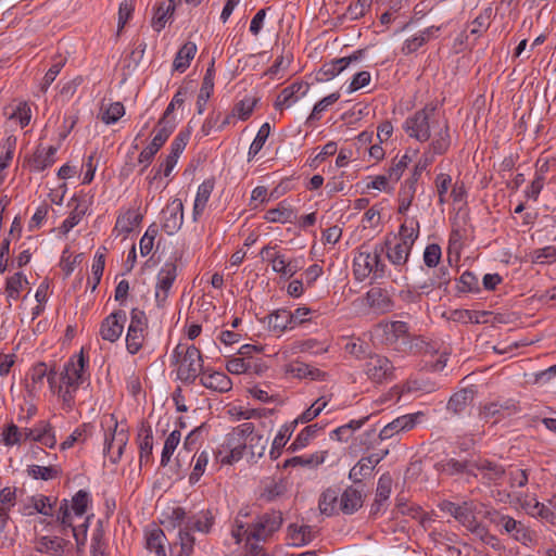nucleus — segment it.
<instances>
[{
  "label": "nucleus",
  "mask_w": 556,
  "mask_h": 556,
  "mask_svg": "<svg viewBox=\"0 0 556 556\" xmlns=\"http://www.w3.org/2000/svg\"><path fill=\"white\" fill-rule=\"evenodd\" d=\"M384 247L378 243L372 247L362 244L353 258V275L357 281H364L371 277L372 280H381L390 276L387 265L381 261Z\"/></svg>",
  "instance_id": "obj_1"
},
{
  "label": "nucleus",
  "mask_w": 556,
  "mask_h": 556,
  "mask_svg": "<svg viewBox=\"0 0 556 556\" xmlns=\"http://www.w3.org/2000/svg\"><path fill=\"white\" fill-rule=\"evenodd\" d=\"M417 237L418 230L408 228L403 224L400 227L399 240L394 244H392L390 237H387L386 240L379 244L384 247V253L389 262L395 267L402 268L408 262L412 248Z\"/></svg>",
  "instance_id": "obj_2"
},
{
  "label": "nucleus",
  "mask_w": 556,
  "mask_h": 556,
  "mask_svg": "<svg viewBox=\"0 0 556 556\" xmlns=\"http://www.w3.org/2000/svg\"><path fill=\"white\" fill-rule=\"evenodd\" d=\"M173 356L178 364L177 377L185 383H193L203 369V359L199 349L194 345L178 344Z\"/></svg>",
  "instance_id": "obj_3"
},
{
  "label": "nucleus",
  "mask_w": 556,
  "mask_h": 556,
  "mask_svg": "<svg viewBox=\"0 0 556 556\" xmlns=\"http://www.w3.org/2000/svg\"><path fill=\"white\" fill-rule=\"evenodd\" d=\"M437 109L438 105L435 103H428L413 116L408 117L403 125L408 136L416 138L420 142L429 140L431 137L430 125L434 124Z\"/></svg>",
  "instance_id": "obj_4"
},
{
  "label": "nucleus",
  "mask_w": 556,
  "mask_h": 556,
  "mask_svg": "<svg viewBox=\"0 0 556 556\" xmlns=\"http://www.w3.org/2000/svg\"><path fill=\"white\" fill-rule=\"evenodd\" d=\"M451 146V136L448 124L445 121L443 126L432 137L429 150L425 151L422 156L415 164L413 174H422L429 172V166L433 163L435 155L444 154Z\"/></svg>",
  "instance_id": "obj_5"
},
{
  "label": "nucleus",
  "mask_w": 556,
  "mask_h": 556,
  "mask_svg": "<svg viewBox=\"0 0 556 556\" xmlns=\"http://www.w3.org/2000/svg\"><path fill=\"white\" fill-rule=\"evenodd\" d=\"M367 378L377 384L390 382L395 379V367L392 362L383 355H369L364 365Z\"/></svg>",
  "instance_id": "obj_6"
},
{
  "label": "nucleus",
  "mask_w": 556,
  "mask_h": 556,
  "mask_svg": "<svg viewBox=\"0 0 556 556\" xmlns=\"http://www.w3.org/2000/svg\"><path fill=\"white\" fill-rule=\"evenodd\" d=\"M282 521V513L279 510H271L263 514L245 531V533H248V542L251 540H267L273 533L280 529Z\"/></svg>",
  "instance_id": "obj_7"
},
{
  "label": "nucleus",
  "mask_w": 556,
  "mask_h": 556,
  "mask_svg": "<svg viewBox=\"0 0 556 556\" xmlns=\"http://www.w3.org/2000/svg\"><path fill=\"white\" fill-rule=\"evenodd\" d=\"M102 425H106L109 429L113 428V431L105 434L104 439V454L109 456L110 460L115 464L117 463L128 441V433L124 429L118 430L117 420L114 415H111Z\"/></svg>",
  "instance_id": "obj_8"
},
{
  "label": "nucleus",
  "mask_w": 556,
  "mask_h": 556,
  "mask_svg": "<svg viewBox=\"0 0 556 556\" xmlns=\"http://www.w3.org/2000/svg\"><path fill=\"white\" fill-rule=\"evenodd\" d=\"M177 266L175 263H165L157 274V281L155 287V301L159 307H163L168 292L176 280Z\"/></svg>",
  "instance_id": "obj_9"
},
{
  "label": "nucleus",
  "mask_w": 556,
  "mask_h": 556,
  "mask_svg": "<svg viewBox=\"0 0 556 556\" xmlns=\"http://www.w3.org/2000/svg\"><path fill=\"white\" fill-rule=\"evenodd\" d=\"M163 224L162 228L167 235L176 233L184 222V205L180 199H174L162 211Z\"/></svg>",
  "instance_id": "obj_10"
},
{
  "label": "nucleus",
  "mask_w": 556,
  "mask_h": 556,
  "mask_svg": "<svg viewBox=\"0 0 556 556\" xmlns=\"http://www.w3.org/2000/svg\"><path fill=\"white\" fill-rule=\"evenodd\" d=\"M388 453L389 451L384 450L361 458L357 464L351 468L349 478L354 483H361L364 478L371 475L375 467L388 455Z\"/></svg>",
  "instance_id": "obj_11"
},
{
  "label": "nucleus",
  "mask_w": 556,
  "mask_h": 556,
  "mask_svg": "<svg viewBox=\"0 0 556 556\" xmlns=\"http://www.w3.org/2000/svg\"><path fill=\"white\" fill-rule=\"evenodd\" d=\"M126 314L124 311H116L103 319L100 327V336L103 340L115 342L122 336Z\"/></svg>",
  "instance_id": "obj_12"
},
{
  "label": "nucleus",
  "mask_w": 556,
  "mask_h": 556,
  "mask_svg": "<svg viewBox=\"0 0 556 556\" xmlns=\"http://www.w3.org/2000/svg\"><path fill=\"white\" fill-rule=\"evenodd\" d=\"M86 366V359L84 352L73 357L64 367V371L61 374L62 381L67 388L75 390L83 382V375Z\"/></svg>",
  "instance_id": "obj_13"
},
{
  "label": "nucleus",
  "mask_w": 556,
  "mask_h": 556,
  "mask_svg": "<svg viewBox=\"0 0 556 556\" xmlns=\"http://www.w3.org/2000/svg\"><path fill=\"white\" fill-rule=\"evenodd\" d=\"M421 416L422 413H416L403 415L395 418L393 421L389 422L380 430L378 434L379 439L381 441L388 440L392 438L395 433L413 429L417 425Z\"/></svg>",
  "instance_id": "obj_14"
},
{
  "label": "nucleus",
  "mask_w": 556,
  "mask_h": 556,
  "mask_svg": "<svg viewBox=\"0 0 556 556\" xmlns=\"http://www.w3.org/2000/svg\"><path fill=\"white\" fill-rule=\"evenodd\" d=\"M379 329L382 330V342L394 349H397V343L400 341L405 343L408 338V326L405 321L399 320L380 325Z\"/></svg>",
  "instance_id": "obj_15"
},
{
  "label": "nucleus",
  "mask_w": 556,
  "mask_h": 556,
  "mask_svg": "<svg viewBox=\"0 0 556 556\" xmlns=\"http://www.w3.org/2000/svg\"><path fill=\"white\" fill-rule=\"evenodd\" d=\"M365 55V50L359 49L354 51L349 56H343L340 59H333L330 62L325 63L319 73L323 74L327 79H331L339 75L343 70H345L350 64L359 62Z\"/></svg>",
  "instance_id": "obj_16"
},
{
  "label": "nucleus",
  "mask_w": 556,
  "mask_h": 556,
  "mask_svg": "<svg viewBox=\"0 0 556 556\" xmlns=\"http://www.w3.org/2000/svg\"><path fill=\"white\" fill-rule=\"evenodd\" d=\"M58 147L39 144L33 156L28 160L30 170L42 172L55 162Z\"/></svg>",
  "instance_id": "obj_17"
},
{
  "label": "nucleus",
  "mask_w": 556,
  "mask_h": 556,
  "mask_svg": "<svg viewBox=\"0 0 556 556\" xmlns=\"http://www.w3.org/2000/svg\"><path fill=\"white\" fill-rule=\"evenodd\" d=\"M492 521L497 526H502L504 531L510 534L516 541L526 543L530 539V535L522 525V522L515 520L508 515H502L496 513Z\"/></svg>",
  "instance_id": "obj_18"
},
{
  "label": "nucleus",
  "mask_w": 556,
  "mask_h": 556,
  "mask_svg": "<svg viewBox=\"0 0 556 556\" xmlns=\"http://www.w3.org/2000/svg\"><path fill=\"white\" fill-rule=\"evenodd\" d=\"M366 301L376 314H386L393 309L394 303L387 290L371 288L366 293Z\"/></svg>",
  "instance_id": "obj_19"
},
{
  "label": "nucleus",
  "mask_w": 556,
  "mask_h": 556,
  "mask_svg": "<svg viewBox=\"0 0 556 556\" xmlns=\"http://www.w3.org/2000/svg\"><path fill=\"white\" fill-rule=\"evenodd\" d=\"M303 88H304V90L302 91V96H305L309 89L308 84H303V83L296 81V83H293L292 85L286 87L285 89H282L275 101V104H274L275 109L281 111L285 108H290L293 103H295L300 99L298 93Z\"/></svg>",
  "instance_id": "obj_20"
},
{
  "label": "nucleus",
  "mask_w": 556,
  "mask_h": 556,
  "mask_svg": "<svg viewBox=\"0 0 556 556\" xmlns=\"http://www.w3.org/2000/svg\"><path fill=\"white\" fill-rule=\"evenodd\" d=\"M440 509L451 514L456 520L466 527H470L475 520L472 509L467 502L459 505L450 501H444L440 504Z\"/></svg>",
  "instance_id": "obj_21"
},
{
  "label": "nucleus",
  "mask_w": 556,
  "mask_h": 556,
  "mask_svg": "<svg viewBox=\"0 0 556 556\" xmlns=\"http://www.w3.org/2000/svg\"><path fill=\"white\" fill-rule=\"evenodd\" d=\"M520 409L518 404L513 400H507L503 403L493 402L483 406L481 410L482 417L488 420L492 417L497 416L504 418L518 413Z\"/></svg>",
  "instance_id": "obj_22"
},
{
  "label": "nucleus",
  "mask_w": 556,
  "mask_h": 556,
  "mask_svg": "<svg viewBox=\"0 0 556 556\" xmlns=\"http://www.w3.org/2000/svg\"><path fill=\"white\" fill-rule=\"evenodd\" d=\"M200 382L206 389H211L220 393H226L232 388L230 378L220 371L203 372Z\"/></svg>",
  "instance_id": "obj_23"
},
{
  "label": "nucleus",
  "mask_w": 556,
  "mask_h": 556,
  "mask_svg": "<svg viewBox=\"0 0 556 556\" xmlns=\"http://www.w3.org/2000/svg\"><path fill=\"white\" fill-rule=\"evenodd\" d=\"M451 281V273L448 266H441L428 273V278L418 285V288L429 292L433 289L446 288Z\"/></svg>",
  "instance_id": "obj_24"
},
{
  "label": "nucleus",
  "mask_w": 556,
  "mask_h": 556,
  "mask_svg": "<svg viewBox=\"0 0 556 556\" xmlns=\"http://www.w3.org/2000/svg\"><path fill=\"white\" fill-rule=\"evenodd\" d=\"M170 126L159 127L155 136L151 143L140 153L139 162L149 164L161 147L166 142L168 137L172 135Z\"/></svg>",
  "instance_id": "obj_25"
},
{
  "label": "nucleus",
  "mask_w": 556,
  "mask_h": 556,
  "mask_svg": "<svg viewBox=\"0 0 556 556\" xmlns=\"http://www.w3.org/2000/svg\"><path fill=\"white\" fill-rule=\"evenodd\" d=\"M363 506L362 490L349 486L341 494L339 500V509L346 515L354 514Z\"/></svg>",
  "instance_id": "obj_26"
},
{
  "label": "nucleus",
  "mask_w": 556,
  "mask_h": 556,
  "mask_svg": "<svg viewBox=\"0 0 556 556\" xmlns=\"http://www.w3.org/2000/svg\"><path fill=\"white\" fill-rule=\"evenodd\" d=\"M140 465L149 463L153 450L152 428L148 422H142L138 433Z\"/></svg>",
  "instance_id": "obj_27"
},
{
  "label": "nucleus",
  "mask_w": 556,
  "mask_h": 556,
  "mask_svg": "<svg viewBox=\"0 0 556 556\" xmlns=\"http://www.w3.org/2000/svg\"><path fill=\"white\" fill-rule=\"evenodd\" d=\"M214 59L211 61L210 66L206 70V73L204 75L202 86L200 89V93L198 96L197 100V109L198 113L202 114L205 110V105L207 100L210 99L212 91L214 89Z\"/></svg>",
  "instance_id": "obj_28"
},
{
  "label": "nucleus",
  "mask_w": 556,
  "mask_h": 556,
  "mask_svg": "<svg viewBox=\"0 0 556 556\" xmlns=\"http://www.w3.org/2000/svg\"><path fill=\"white\" fill-rule=\"evenodd\" d=\"M215 181L213 178L204 180L198 189L197 197L193 205V220H198L199 216L203 213L206 203L214 189Z\"/></svg>",
  "instance_id": "obj_29"
},
{
  "label": "nucleus",
  "mask_w": 556,
  "mask_h": 556,
  "mask_svg": "<svg viewBox=\"0 0 556 556\" xmlns=\"http://www.w3.org/2000/svg\"><path fill=\"white\" fill-rule=\"evenodd\" d=\"M298 426V421H291L281 427L276 438L274 439L269 455L271 459H277L281 454V448L286 445L287 441L291 438Z\"/></svg>",
  "instance_id": "obj_30"
},
{
  "label": "nucleus",
  "mask_w": 556,
  "mask_h": 556,
  "mask_svg": "<svg viewBox=\"0 0 556 556\" xmlns=\"http://www.w3.org/2000/svg\"><path fill=\"white\" fill-rule=\"evenodd\" d=\"M197 53V45L194 42H186L177 52L173 62L174 71L184 73L190 65V61Z\"/></svg>",
  "instance_id": "obj_31"
},
{
  "label": "nucleus",
  "mask_w": 556,
  "mask_h": 556,
  "mask_svg": "<svg viewBox=\"0 0 556 556\" xmlns=\"http://www.w3.org/2000/svg\"><path fill=\"white\" fill-rule=\"evenodd\" d=\"M417 187V178L415 176L408 177L401 186L399 192V213H405L414 199Z\"/></svg>",
  "instance_id": "obj_32"
},
{
  "label": "nucleus",
  "mask_w": 556,
  "mask_h": 556,
  "mask_svg": "<svg viewBox=\"0 0 556 556\" xmlns=\"http://www.w3.org/2000/svg\"><path fill=\"white\" fill-rule=\"evenodd\" d=\"M472 466L483 475V478L492 482H497L505 475V469L502 465L488 459L478 460Z\"/></svg>",
  "instance_id": "obj_33"
},
{
  "label": "nucleus",
  "mask_w": 556,
  "mask_h": 556,
  "mask_svg": "<svg viewBox=\"0 0 556 556\" xmlns=\"http://www.w3.org/2000/svg\"><path fill=\"white\" fill-rule=\"evenodd\" d=\"M475 391L471 388H465L454 393L448 403L447 409L455 414L462 413L472 401Z\"/></svg>",
  "instance_id": "obj_34"
},
{
  "label": "nucleus",
  "mask_w": 556,
  "mask_h": 556,
  "mask_svg": "<svg viewBox=\"0 0 556 556\" xmlns=\"http://www.w3.org/2000/svg\"><path fill=\"white\" fill-rule=\"evenodd\" d=\"M142 220V215L135 210H127L121 214L115 224V230L119 233H129Z\"/></svg>",
  "instance_id": "obj_35"
},
{
  "label": "nucleus",
  "mask_w": 556,
  "mask_h": 556,
  "mask_svg": "<svg viewBox=\"0 0 556 556\" xmlns=\"http://www.w3.org/2000/svg\"><path fill=\"white\" fill-rule=\"evenodd\" d=\"M268 327L277 332H282L288 328H292L291 311L281 308L271 313L268 316Z\"/></svg>",
  "instance_id": "obj_36"
},
{
  "label": "nucleus",
  "mask_w": 556,
  "mask_h": 556,
  "mask_svg": "<svg viewBox=\"0 0 556 556\" xmlns=\"http://www.w3.org/2000/svg\"><path fill=\"white\" fill-rule=\"evenodd\" d=\"M176 8L175 0H168L167 2H162L157 9L155 10V13L152 18V27L156 31H161L168 18L173 15Z\"/></svg>",
  "instance_id": "obj_37"
},
{
  "label": "nucleus",
  "mask_w": 556,
  "mask_h": 556,
  "mask_svg": "<svg viewBox=\"0 0 556 556\" xmlns=\"http://www.w3.org/2000/svg\"><path fill=\"white\" fill-rule=\"evenodd\" d=\"M165 542L166 536L161 528H155L147 534V548L154 552L156 556H166Z\"/></svg>",
  "instance_id": "obj_38"
},
{
  "label": "nucleus",
  "mask_w": 556,
  "mask_h": 556,
  "mask_svg": "<svg viewBox=\"0 0 556 556\" xmlns=\"http://www.w3.org/2000/svg\"><path fill=\"white\" fill-rule=\"evenodd\" d=\"M339 491L332 488L325 490L319 498V510L321 514L331 516L338 510Z\"/></svg>",
  "instance_id": "obj_39"
},
{
  "label": "nucleus",
  "mask_w": 556,
  "mask_h": 556,
  "mask_svg": "<svg viewBox=\"0 0 556 556\" xmlns=\"http://www.w3.org/2000/svg\"><path fill=\"white\" fill-rule=\"evenodd\" d=\"M214 522L210 511H201L198 516L188 518L186 526L188 530L208 533Z\"/></svg>",
  "instance_id": "obj_40"
},
{
  "label": "nucleus",
  "mask_w": 556,
  "mask_h": 556,
  "mask_svg": "<svg viewBox=\"0 0 556 556\" xmlns=\"http://www.w3.org/2000/svg\"><path fill=\"white\" fill-rule=\"evenodd\" d=\"M325 460V453H315L311 455L294 456L287 459L283 464L285 468L288 467H308L314 468L323 464Z\"/></svg>",
  "instance_id": "obj_41"
},
{
  "label": "nucleus",
  "mask_w": 556,
  "mask_h": 556,
  "mask_svg": "<svg viewBox=\"0 0 556 556\" xmlns=\"http://www.w3.org/2000/svg\"><path fill=\"white\" fill-rule=\"evenodd\" d=\"M288 372L292 374L296 378L309 377L312 380H318L324 377V372L317 368H312L305 363L294 362L288 366Z\"/></svg>",
  "instance_id": "obj_42"
},
{
  "label": "nucleus",
  "mask_w": 556,
  "mask_h": 556,
  "mask_svg": "<svg viewBox=\"0 0 556 556\" xmlns=\"http://www.w3.org/2000/svg\"><path fill=\"white\" fill-rule=\"evenodd\" d=\"M65 541L61 538L54 536H42L36 546V549L40 553H50L53 555H60L64 552Z\"/></svg>",
  "instance_id": "obj_43"
},
{
  "label": "nucleus",
  "mask_w": 556,
  "mask_h": 556,
  "mask_svg": "<svg viewBox=\"0 0 556 556\" xmlns=\"http://www.w3.org/2000/svg\"><path fill=\"white\" fill-rule=\"evenodd\" d=\"M17 138L14 135L8 136L0 143V172L4 170L11 163L16 149Z\"/></svg>",
  "instance_id": "obj_44"
},
{
  "label": "nucleus",
  "mask_w": 556,
  "mask_h": 556,
  "mask_svg": "<svg viewBox=\"0 0 556 556\" xmlns=\"http://www.w3.org/2000/svg\"><path fill=\"white\" fill-rule=\"evenodd\" d=\"M245 448L247 443L239 442L233 448L218 450L216 458L224 465H231L242 458Z\"/></svg>",
  "instance_id": "obj_45"
},
{
  "label": "nucleus",
  "mask_w": 556,
  "mask_h": 556,
  "mask_svg": "<svg viewBox=\"0 0 556 556\" xmlns=\"http://www.w3.org/2000/svg\"><path fill=\"white\" fill-rule=\"evenodd\" d=\"M321 429L317 424L306 426L288 447L289 452H295L305 447L309 441L315 438L318 430Z\"/></svg>",
  "instance_id": "obj_46"
},
{
  "label": "nucleus",
  "mask_w": 556,
  "mask_h": 556,
  "mask_svg": "<svg viewBox=\"0 0 556 556\" xmlns=\"http://www.w3.org/2000/svg\"><path fill=\"white\" fill-rule=\"evenodd\" d=\"M264 218L269 223H290L293 218V211L281 202L277 207L268 210Z\"/></svg>",
  "instance_id": "obj_47"
},
{
  "label": "nucleus",
  "mask_w": 556,
  "mask_h": 556,
  "mask_svg": "<svg viewBox=\"0 0 556 556\" xmlns=\"http://www.w3.org/2000/svg\"><path fill=\"white\" fill-rule=\"evenodd\" d=\"M27 473L34 479H41L45 481L55 479L60 476L61 470L56 466H38L31 465L27 468Z\"/></svg>",
  "instance_id": "obj_48"
},
{
  "label": "nucleus",
  "mask_w": 556,
  "mask_h": 556,
  "mask_svg": "<svg viewBox=\"0 0 556 556\" xmlns=\"http://www.w3.org/2000/svg\"><path fill=\"white\" fill-rule=\"evenodd\" d=\"M528 511L534 517H540L553 526H556V513L552 508L543 503L534 501L533 504L528 503Z\"/></svg>",
  "instance_id": "obj_49"
},
{
  "label": "nucleus",
  "mask_w": 556,
  "mask_h": 556,
  "mask_svg": "<svg viewBox=\"0 0 556 556\" xmlns=\"http://www.w3.org/2000/svg\"><path fill=\"white\" fill-rule=\"evenodd\" d=\"M339 99H340V93L339 92H333V93H330L327 97L323 98L320 101H318L314 105V108L312 110V113L309 114V116L306 119V123L311 124V123H313L315 121H319L320 119V114L324 111H326L328 106H330L333 103H336Z\"/></svg>",
  "instance_id": "obj_50"
},
{
  "label": "nucleus",
  "mask_w": 556,
  "mask_h": 556,
  "mask_svg": "<svg viewBox=\"0 0 556 556\" xmlns=\"http://www.w3.org/2000/svg\"><path fill=\"white\" fill-rule=\"evenodd\" d=\"M180 435L181 434L178 430H174L166 438L161 456V466L165 467L168 465L173 453L180 442Z\"/></svg>",
  "instance_id": "obj_51"
},
{
  "label": "nucleus",
  "mask_w": 556,
  "mask_h": 556,
  "mask_svg": "<svg viewBox=\"0 0 556 556\" xmlns=\"http://www.w3.org/2000/svg\"><path fill=\"white\" fill-rule=\"evenodd\" d=\"M48 368L45 363H38L30 369V383L27 384L29 392L37 391L42 384L43 379L48 376Z\"/></svg>",
  "instance_id": "obj_52"
},
{
  "label": "nucleus",
  "mask_w": 556,
  "mask_h": 556,
  "mask_svg": "<svg viewBox=\"0 0 556 556\" xmlns=\"http://www.w3.org/2000/svg\"><path fill=\"white\" fill-rule=\"evenodd\" d=\"M24 282L27 283V279L21 271L9 277L5 283L7 296L12 300H17Z\"/></svg>",
  "instance_id": "obj_53"
},
{
  "label": "nucleus",
  "mask_w": 556,
  "mask_h": 556,
  "mask_svg": "<svg viewBox=\"0 0 556 556\" xmlns=\"http://www.w3.org/2000/svg\"><path fill=\"white\" fill-rule=\"evenodd\" d=\"M147 332L128 328L126 334V348L130 354L138 353L143 346Z\"/></svg>",
  "instance_id": "obj_54"
},
{
  "label": "nucleus",
  "mask_w": 556,
  "mask_h": 556,
  "mask_svg": "<svg viewBox=\"0 0 556 556\" xmlns=\"http://www.w3.org/2000/svg\"><path fill=\"white\" fill-rule=\"evenodd\" d=\"M290 539L292 540L294 545H304L312 541V536H305V531L312 532V527L309 526H296L291 523L288 527Z\"/></svg>",
  "instance_id": "obj_55"
},
{
  "label": "nucleus",
  "mask_w": 556,
  "mask_h": 556,
  "mask_svg": "<svg viewBox=\"0 0 556 556\" xmlns=\"http://www.w3.org/2000/svg\"><path fill=\"white\" fill-rule=\"evenodd\" d=\"M269 132H270V125L268 123H264L260 127L255 139L253 140V142L250 146V149H249L250 157L255 156L262 150V148L264 147V144L269 136Z\"/></svg>",
  "instance_id": "obj_56"
},
{
  "label": "nucleus",
  "mask_w": 556,
  "mask_h": 556,
  "mask_svg": "<svg viewBox=\"0 0 556 556\" xmlns=\"http://www.w3.org/2000/svg\"><path fill=\"white\" fill-rule=\"evenodd\" d=\"M395 508L397 513L409 516L413 519L419 518L421 514L420 507L415 504H409L407 498L403 495H397Z\"/></svg>",
  "instance_id": "obj_57"
},
{
  "label": "nucleus",
  "mask_w": 556,
  "mask_h": 556,
  "mask_svg": "<svg viewBox=\"0 0 556 556\" xmlns=\"http://www.w3.org/2000/svg\"><path fill=\"white\" fill-rule=\"evenodd\" d=\"M530 257L535 264H551L556 260V249L554 247L536 249L530 254Z\"/></svg>",
  "instance_id": "obj_58"
},
{
  "label": "nucleus",
  "mask_w": 556,
  "mask_h": 556,
  "mask_svg": "<svg viewBox=\"0 0 556 556\" xmlns=\"http://www.w3.org/2000/svg\"><path fill=\"white\" fill-rule=\"evenodd\" d=\"M338 150V146L336 142L330 141L325 144L321 151L311 160L309 166L313 170H316L320 164L326 162L330 156L334 155Z\"/></svg>",
  "instance_id": "obj_59"
},
{
  "label": "nucleus",
  "mask_w": 556,
  "mask_h": 556,
  "mask_svg": "<svg viewBox=\"0 0 556 556\" xmlns=\"http://www.w3.org/2000/svg\"><path fill=\"white\" fill-rule=\"evenodd\" d=\"M207 463L208 455L205 451H203L197 456L193 469L189 476V482L191 484H194L200 480V478L203 476L205 471Z\"/></svg>",
  "instance_id": "obj_60"
},
{
  "label": "nucleus",
  "mask_w": 556,
  "mask_h": 556,
  "mask_svg": "<svg viewBox=\"0 0 556 556\" xmlns=\"http://www.w3.org/2000/svg\"><path fill=\"white\" fill-rule=\"evenodd\" d=\"M125 114V108L122 102L111 103L102 114V121L110 125L116 123Z\"/></svg>",
  "instance_id": "obj_61"
},
{
  "label": "nucleus",
  "mask_w": 556,
  "mask_h": 556,
  "mask_svg": "<svg viewBox=\"0 0 556 556\" xmlns=\"http://www.w3.org/2000/svg\"><path fill=\"white\" fill-rule=\"evenodd\" d=\"M104 265H105V255H104V253H100L98 251L96 253L93 264L91 267V271H92L91 291H94L97 286L99 285L101 277L103 275Z\"/></svg>",
  "instance_id": "obj_62"
},
{
  "label": "nucleus",
  "mask_w": 556,
  "mask_h": 556,
  "mask_svg": "<svg viewBox=\"0 0 556 556\" xmlns=\"http://www.w3.org/2000/svg\"><path fill=\"white\" fill-rule=\"evenodd\" d=\"M442 251L441 247L437 243H432L426 247L424 252V262L427 267L434 268L439 265L441 260Z\"/></svg>",
  "instance_id": "obj_63"
},
{
  "label": "nucleus",
  "mask_w": 556,
  "mask_h": 556,
  "mask_svg": "<svg viewBox=\"0 0 556 556\" xmlns=\"http://www.w3.org/2000/svg\"><path fill=\"white\" fill-rule=\"evenodd\" d=\"M392 482L393 480L391 476L389 473H383L378 480L375 497L387 502L391 494Z\"/></svg>",
  "instance_id": "obj_64"
}]
</instances>
